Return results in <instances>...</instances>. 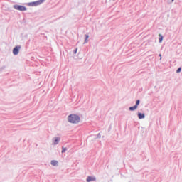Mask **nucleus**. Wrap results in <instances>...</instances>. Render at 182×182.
<instances>
[{"instance_id":"obj_1","label":"nucleus","mask_w":182,"mask_h":182,"mask_svg":"<svg viewBox=\"0 0 182 182\" xmlns=\"http://www.w3.org/2000/svg\"><path fill=\"white\" fill-rule=\"evenodd\" d=\"M68 122L72 124H77L80 122V117L75 114H71L68 117Z\"/></svg>"},{"instance_id":"obj_2","label":"nucleus","mask_w":182,"mask_h":182,"mask_svg":"<svg viewBox=\"0 0 182 182\" xmlns=\"http://www.w3.org/2000/svg\"><path fill=\"white\" fill-rule=\"evenodd\" d=\"M46 0H38L36 1H33L28 3V6H38V5H41V4H43Z\"/></svg>"},{"instance_id":"obj_3","label":"nucleus","mask_w":182,"mask_h":182,"mask_svg":"<svg viewBox=\"0 0 182 182\" xmlns=\"http://www.w3.org/2000/svg\"><path fill=\"white\" fill-rule=\"evenodd\" d=\"M14 9H16V11H23L27 10L26 7H25L23 6L18 5V4L14 5Z\"/></svg>"},{"instance_id":"obj_4","label":"nucleus","mask_w":182,"mask_h":182,"mask_svg":"<svg viewBox=\"0 0 182 182\" xmlns=\"http://www.w3.org/2000/svg\"><path fill=\"white\" fill-rule=\"evenodd\" d=\"M20 50H21V46H16L13 49V55H14L15 56H16V55H18Z\"/></svg>"},{"instance_id":"obj_5","label":"nucleus","mask_w":182,"mask_h":182,"mask_svg":"<svg viewBox=\"0 0 182 182\" xmlns=\"http://www.w3.org/2000/svg\"><path fill=\"white\" fill-rule=\"evenodd\" d=\"M60 141V137L55 136L54 138H53V146H57V144H59Z\"/></svg>"},{"instance_id":"obj_6","label":"nucleus","mask_w":182,"mask_h":182,"mask_svg":"<svg viewBox=\"0 0 182 182\" xmlns=\"http://www.w3.org/2000/svg\"><path fill=\"white\" fill-rule=\"evenodd\" d=\"M138 118L139 119V120L145 119L146 118V114L144 113L138 112Z\"/></svg>"},{"instance_id":"obj_7","label":"nucleus","mask_w":182,"mask_h":182,"mask_svg":"<svg viewBox=\"0 0 182 182\" xmlns=\"http://www.w3.org/2000/svg\"><path fill=\"white\" fill-rule=\"evenodd\" d=\"M87 182H90V181H96V177L93 176H88L86 179Z\"/></svg>"},{"instance_id":"obj_8","label":"nucleus","mask_w":182,"mask_h":182,"mask_svg":"<svg viewBox=\"0 0 182 182\" xmlns=\"http://www.w3.org/2000/svg\"><path fill=\"white\" fill-rule=\"evenodd\" d=\"M137 109V105H134V106H133V107H130L129 108V110L130 111V112H134V110H136Z\"/></svg>"},{"instance_id":"obj_9","label":"nucleus","mask_w":182,"mask_h":182,"mask_svg":"<svg viewBox=\"0 0 182 182\" xmlns=\"http://www.w3.org/2000/svg\"><path fill=\"white\" fill-rule=\"evenodd\" d=\"M51 166H58V161H56V160H52V161H51Z\"/></svg>"},{"instance_id":"obj_10","label":"nucleus","mask_w":182,"mask_h":182,"mask_svg":"<svg viewBox=\"0 0 182 182\" xmlns=\"http://www.w3.org/2000/svg\"><path fill=\"white\" fill-rule=\"evenodd\" d=\"M85 39L84 43H87V42H89V41H88V39H89V35L85 34Z\"/></svg>"},{"instance_id":"obj_11","label":"nucleus","mask_w":182,"mask_h":182,"mask_svg":"<svg viewBox=\"0 0 182 182\" xmlns=\"http://www.w3.org/2000/svg\"><path fill=\"white\" fill-rule=\"evenodd\" d=\"M159 43H161V42H163V36L161 34H159Z\"/></svg>"},{"instance_id":"obj_12","label":"nucleus","mask_w":182,"mask_h":182,"mask_svg":"<svg viewBox=\"0 0 182 182\" xmlns=\"http://www.w3.org/2000/svg\"><path fill=\"white\" fill-rule=\"evenodd\" d=\"M139 105H140V100H136L135 106H136V107H138Z\"/></svg>"},{"instance_id":"obj_13","label":"nucleus","mask_w":182,"mask_h":182,"mask_svg":"<svg viewBox=\"0 0 182 182\" xmlns=\"http://www.w3.org/2000/svg\"><path fill=\"white\" fill-rule=\"evenodd\" d=\"M66 150H68V149L65 148V147H62V151H61V153H65L66 152Z\"/></svg>"},{"instance_id":"obj_14","label":"nucleus","mask_w":182,"mask_h":182,"mask_svg":"<svg viewBox=\"0 0 182 182\" xmlns=\"http://www.w3.org/2000/svg\"><path fill=\"white\" fill-rule=\"evenodd\" d=\"M181 72V67L178 68L176 70V73H180Z\"/></svg>"},{"instance_id":"obj_15","label":"nucleus","mask_w":182,"mask_h":182,"mask_svg":"<svg viewBox=\"0 0 182 182\" xmlns=\"http://www.w3.org/2000/svg\"><path fill=\"white\" fill-rule=\"evenodd\" d=\"M74 55H76L77 53V48H76L73 51Z\"/></svg>"},{"instance_id":"obj_16","label":"nucleus","mask_w":182,"mask_h":182,"mask_svg":"<svg viewBox=\"0 0 182 182\" xmlns=\"http://www.w3.org/2000/svg\"><path fill=\"white\" fill-rule=\"evenodd\" d=\"M102 137V135H100V133L97 134V139H100Z\"/></svg>"},{"instance_id":"obj_17","label":"nucleus","mask_w":182,"mask_h":182,"mask_svg":"<svg viewBox=\"0 0 182 182\" xmlns=\"http://www.w3.org/2000/svg\"><path fill=\"white\" fill-rule=\"evenodd\" d=\"M160 60H161V54H159Z\"/></svg>"},{"instance_id":"obj_18","label":"nucleus","mask_w":182,"mask_h":182,"mask_svg":"<svg viewBox=\"0 0 182 182\" xmlns=\"http://www.w3.org/2000/svg\"><path fill=\"white\" fill-rule=\"evenodd\" d=\"M172 2H174V0H172Z\"/></svg>"}]
</instances>
